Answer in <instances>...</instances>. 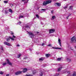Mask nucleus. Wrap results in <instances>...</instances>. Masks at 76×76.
I'll list each match as a JSON object with an SVG mask.
<instances>
[{
	"label": "nucleus",
	"mask_w": 76,
	"mask_h": 76,
	"mask_svg": "<svg viewBox=\"0 0 76 76\" xmlns=\"http://www.w3.org/2000/svg\"><path fill=\"white\" fill-rule=\"evenodd\" d=\"M51 1H44L43 3V5L45 6H46L48 4L51 3Z\"/></svg>",
	"instance_id": "nucleus-1"
},
{
	"label": "nucleus",
	"mask_w": 76,
	"mask_h": 76,
	"mask_svg": "<svg viewBox=\"0 0 76 76\" xmlns=\"http://www.w3.org/2000/svg\"><path fill=\"white\" fill-rule=\"evenodd\" d=\"M9 38H8L7 39V42H9L10 40V39L12 40V41H14L15 40V39H14V38L12 37H9Z\"/></svg>",
	"instance_id": "nucleus-2"
},
{
	"label": "nucleus",
	"mask_w": 76,
	"mask_h": 76,
	"mask_svg": "<svg viewBox=\"0 0 76 76\" xmlns=\"http://www.w3.org/2000/svg\"><path fill=\"white\" fill-rule=\"evenodd\" d=\"M27 32H28V34L29 35V36H31L30 37L31 38H32V37H34L35 36V35H34V34H33L31 32H29L28 31H27Z\"/></svg>",
	"instance_id": "nucleus-3"
},
{
	"label": "nucleus",
	"mask_w": 76,
	"mask_h": 76,
	"mask_svg": "<svg viewBox=\"0 0 76 76\" xmlns=\"http://www.w3.org/2000/svg\"><path fill=\"white\" fill-rule=\"evenodd\" d=\"M22 71H19L16 72L15 73V75H20V74H22Z\"/></svg>",
	"instance_id": "nucleus-4"
},
{
	"label": "nucleus",
	"mask_w": 76,
	"mask_h": 76,
	"mask_svg": "<svg viewBox=\"0 0 76 76\" xmlns=\"http://www.w3.org/2000/svg\"><path fill=\"white\" fill-rule=\"evenodd\" d=\"M54 32H55L54 29H51L49 30V34H51L52 33H53Z\"/></svg>",
	"instance_id": "nucleus-5"
},
{
	"label": "nucleus",
	"mask_w": 76,
	"mask_h": 76,
	"mask_svg": "<svg viewBox=\"0 0 76 76\" xmlns=\"http://www.w3.org/2000/svg\"><path fill=\"white\" fill-rule=\"evenodd\" d=\"M6 60L7 61V64H9V65H10V66H12V63H10V62L9 60V59H7Z\"/></svg>",
	"instance_id": "nucleus-6"
},
{
	"label": "nucleus",
	"mask_w": 76,
	"mask_h": 76,
	"mask_svg": "<svg viewBox=\"0 0 76 76\" xmlns=\"http://www.w3.org/2000/svg\"><path fill=\"white\" fill-rule=\"evenodd\" d=\"M4 44H5V45H8V46H10V45H11L9 43V42H4Z\"/></svg>",
	"instance_id": "nucleus-7"
},
{
	"label": "nucleus",
	"mask_w": 76,
	"mask_h": 76,
	"mask_svg": "<svg viewBox=\"0 0 76 76\" xmlns=\"http://www.w3.org/2000/svg\"><path fill=\"white\" fill-rule=\"evenodd\" d=\"M58 43L59 44L60 46H61V40L60 39H58Z\"/></svg>",
	"instance_id": "nucleus-8"
},
{
	"label": "nucleus",
	"mask_w": 76,
	"mask_h": 76,
	"mask_svg": "<svg viewBox=\"0 0 76 76\" xmlns=\"http://www.w3.org/2000/svg\"><path fill=\"white\" fill-rule=\"evenodd\" d=\"M76 38V37H75L74 36L71 38V41H73Z\"/></svg>",
	"instance_id": "nucleus-9"
},
{
	"label": "nucleus",
	"mask_w": 76,
	"mask_h": 76,
	"mask_svg": "<svg viewBox=\"0 0 76 76\" xmlns=\"http://www.w3.org/2000/svg\"><path fill=\"white\" fill-rule=\"evenodd\" d=\"M27 71V69L26 68H25L23 69V73H25Z\"/></svg>",
	"instance_id": "nucleus-10"
},
{
	"label": "nucleus",
	"mask_w": 76,
	"mask_h": 76,
	"mask_svg": "<svg viewBox=\"0 0 76 76\" xmlns=\"http://www.w3.org/2000/svg\"><path fill=\"white\" fill-rule=\"evenodd\" d=\"M62 68H63V67H59V68L58 69V71L60 72V70H61Z\"/></svg>",
	"instance_id": "nucleus-11"
},
{
	"label": "nucleus",
	"mask_w": 76,
	"mask_h": 76,
	"mask_svg": "<svg viewBox=\"0 0 76 76\" xmlns=\"http://www.w3.org/2000/svg\"><path fill=\"white\" fill-rule=\"evenodd\" d=\"M44 72L43 71H41L40 72V75L39 76H42V75H43V73Z\"/></svg>",
	"instance_id": "nucleus-12"
},
{
	"label": "nucleus",
	"mask_w": 76,
	"mask_h": 76,
	"mask_svg": "<svg viewBox=\"0 0 76 76\" xmlns=\"http://www.w3.org/2000/svg\"><path fill=\"white\" fill-rule=\"evenodd\" d=\"M56 4H57V5L59 7H60V6H61V4L59 3H56Z\"/></svg>",
	"instance_id": "nucleus-13"
},
{
	"label": "nucleus",
	"mask_w": 76,
	"mask_h": 76,
	"mask_svg": "<svg viewBox=\"0 0 76 76\" xmlns=\"http://www.w3.org/2000/svg\"><path fill=\"white\" fill-rule=\"evenodd\" d=\"M56 18V16H53L52 17V18L51 19V20H53L54 19Z\"/></svg>",
	"instance_id": "nucleus-14"
},
{
	"label": "nucleus",
	"mask_w": 76,
	"mask_h": 76,
	"mask_svg": "<svg viewBox=\"0 0 76 76\" xmlns=\"http://www.w3.org/2000/svg\"><path fill=\"white\" fill-rule=\"evenodd\" d=\"M44 60V58H41L39 59V61H43Z\"/></svg>",
	"instance_id": "nucleus-15"
},
{
	"label": "nucleus",
	"mask_w": 76,
	"mask_h": 76,
	"mask_svg": "<svg viewBox=\"0 0 76 76\" xmlns=\"http://www.w3.org/2000/svg\"><path fill=\"white\" fill-rule=\"evenodd\" d=\"M66 59L67 60V61H69V62H70V61L71 59H70L68 58H66Z\"/></svg>",
	"instance_id": "nucleus-16"
},
{
	"label": "nucleus",
	"mask_w": 76,
	"mask_h": 76,
	"mask_svg": "<svg viewBox=\"0 0 76 76\" xmlns=\"http://www.w3.org/2000/svg\"><path fill=\"white\" fill-rule=\"evenodd\" d=\"M50 56V55L48 54H45V56L47 57H49V56Z\"/></svg>",
	"instance_id": "nucleus-17"
},
{
	"label": "nucleus",
	"mask_w": 76,
	"mask_h": 76,
	"mask_svg": "<svg viewBox=\"0 0 76 76\" xmlns=\"http://www.w3.org/2000/svg\"><path fill=\"white\" fill-rule=\"evenodd\" d=\"M22 56V55L21 54H19L17 56V58H20V56Z\"/></svg>",
	"instance_id": "nucleus-18"
},
{
	"label": "nucleus",
	"mask_w": 76,
	"mask_h": 76,
	"mask_svg": "<svg viewBox=\"0 0 76 76\" xmlns=\"http://www.w3.org/2000/svg\"><path fill=\"white\" fill-rule=\"evenodd\" d=\"M61 60V58H58L57 59V61H60Z\"/></svg>",
	"instance_id": "nucleus-19"
},
{
	"label": "nucleus",
	"mask_w": 76,
	"mask_h": 76,
	"mask_svg": "<svg viewBox=\"0 0 76 76\" xmlns=\"http://www.w3.org/2000/svg\"><path fill=\"white\" fill-rule=\"evenodd\" d=\"M24 18V17L23 16V15H20V17H19V19H20V18Z\"/></svg>",
	"instance_id": "nucleus-20"
},
{
	"label": "nucleus",
	"mask_w": 76,
	"mask_h": 76,
	"mask_svg": "<svg viewBox=\"0 0 76 76\" xmlns=\"http://www.w3.org/2000/svg\"><path fill=\"white\" fill-rule=\"evenodd\" d=\"M69 9H70V10H72V9H73V6H71L69 7Z\"/></svg>",
	"instance_id": "nucleus-21"
},
{
	"label": "nucleus",
	"mask_w": 76,
	"mask_h": 76,
	"mask_svg": "<svg viewBox=\"0 0 76 76\" xmlns=\"http://www.w3.org/2000/svg\"><path fill=\"white\" fill-rule=\"evenodd\" d=\"M9 12H11V13H13V11H12V10L11 9H9Z\"/></svg>",
	"instance_id": "nucleus-22"
},
{
	"label": "nucleus",
	"mask_w": 76,
	"mask_h": 76,
	"mask_svg": "<svg viewBox=\"0 0 76 76\" xmlns=\"http://www.w3.org/2000/svg\"><path fill=\"white\" fill-rule=\"evenodd\" d=\"M21 23L22 22H21V21H19L18 22V24H19V25H20V24H21Z\"/></svg>",
	"instance_id": "nucleus-23"
},
{
	"label": "nucleus",
	"mask_w": 76,
	"mask_h": 76,
	"mask_svg": "<svg viewBox=\"0 0 76 76\" xmlns=\"http://www.w3.org/2000/svg\"><path fill=\"white\" fill-rule=\"evenodd\" d=\"M58 49V50H62V49H61L60 48H56V49Z\"/></svg>",
	"instance_id": "nucleus-24"
},
{
	"label": "nucleus",
	"mask_w": 76,
	"mask_h": 76,
	"mask_svg": "<svg viewBox=\"0 0 76 76\" xmlns=\"http://www.w3.org/2000/svg\"><path fill=\"white\" fill-rule=\"evenodd\" d=\"M1 49L2 51H4V50H3V46H1Z\"/></svg>",
	"instance_id": "nucleus-25"
},
{
	"label": "nucleus",
	"mask_w": 76,
	"mask_h": 76,
	"mask_svg": "<svg viewBox=\"0 0 76 76\" xmlns=\"http://www.w3.org/2000/svg\"><path fill=\"white\" fill-rule=\"evenodd\" d=\"M4 2L5 4L7 3H8V1H4Z\"/></svg>",
	"instance_id": "nucleus-26"
},
{
	"label": "nucleus",
	"mask_w": 76,
	"mask_h": 76,
	"mask_svg": "<svg viewBox=\"0 0 76 76\" xmlns=\"http://www.w3.org/2000/svg\"><path fill=\"white\" fill-rule=\"evenodd\" d=\"M72 76H76V73L74 72L73 73Z\"/></svg>",
	"instance_id": "nucleus-27"
},
{
	"label": "nucleus",
	"mask_w": 76,
	"mask_h": 76,
	"mask_svg": "<svg viewBox=\"0 0 76 76\" xmlns=\"http://www.w3.org/2000/svg\"><path fill=\"white\" fill-rule=\"evenodd\" d=\"M7 64H6V63H5L3 64V66H5V65H6Z\"/></svg>",
	"instance_id": "nucleus-28"
},
{
	"label": "nucleus",
	"mask_w": 76,
	"mask_h": 76,
	"mask_svg": "<svg viewBox=\"0 0 76 76\" xmlns=\"http://www.w3.org/2000/svg\"><path fill=\"white\" fill-rule=\"evenodd\" d=\"M48 46L49 47H51V44H49V45H48Z\"/></svg>",
	"instance_id": "nucleus-29"
},
{
	"label": "nucleus",
	"mask_w": 76,
	"mask_h": 76,
	"mask_svg": "<svg viewBox=\"0 0 76 76\" xmlns=\"http://www.w3.org/2000/svg\"><path fill=\"white\" fill-rule=\"evenodd\" d=\"M36 16L37 18H39V15H36Z\"/></svg>",
	"instance_id": "nucleus-30"
},
{
	"label": "nucleus",
	"mask_w": 76,
	"mask_h": 76,
	"mask_svg": "<svg viewBox=\"0 0 76 76\" xmlns=\"http://www.w3.org/2000/svg\"><path fill=\"white\" fill-rule=\"evenodd\" d=\"M36 73V72L35 71H33V74L34 75V74H35Z\"/></svg>",
	"instance_id": "nucleus-31"
},
{
	"label": "nucleus",
	"mask_w": 76,
	"mask_h": 76,
	"mask_svg": "<svg viewBox=\"0 0 76 76\" xmlns=\"http://www.w3.org/2000/svg\"><path fill=\"white\" fill-rule=\"evenodd\" d=\"M0 74L1 75H3V72H0Z\"/></svg>",
	"instance_id": "nucleus-32"
},
{
	"label": "nucleus",
	"mask_w": 76,
	"mask_h": 76,
	"mask_svg": "<svg viewBox=\"0 0 76 76\" xmlns=\"http://www.w3.org/2000/svg\"><path fill=\"white\" fill-rule=\"evenodd\" d=\"M59 76V74H57L55 75V76Z\"/></svg>",
	"instance_id": "nucleus-33"
},
{
	"label": "nucleus",
	"mask_w": 76,
	"mask_h": 76,
	"mask_svg": "<svg viewBox=\"0 0 76 76\" xmlns=\"http://www.w3.org/2000/svg\"><path fill=\"white\" fill-rule=\"evenodd\" d=\"M52 48H53V49H57V48H54V47H52Z\"/></svg>",
	"instance_id": "nucleus-34"
},
{
	"label": "nucleus",
	"mask_w": 76,
	"mask_h": 76,
	"mask_svg": "<svg viewBox=\"0 0 76 76\" xmlns=\"http://www.w3.org/2000/svg\"><path fill=\"white\" fill-rule=\"evenodd\" d=\"M53 12H54V10H52V11H51V13H52V14L53 13Z\"/></svg>",
	"instance_id": "nucleus-35"
},
{
	"label": "nucleus",
	"mask_w": 76,
	"mask_h": 76,
	"mask_svg": "<svg viewBox=\"0 0 76 76\" xmlns=\"http://www.w3.org/2000/svg\"><path fill=\"white\" fill-rule=\"evenodd\" d=\"M14 38H16V36H14V35H13L12 36Z\"/></svg>",
	"instance_id": "nucleus-36"
},
{
	"label": "nucleus",
	"mask_w": 76,
	"mask_h": 76,
	"mask_svg": "<svg viewBox=\"0 0 76 76\" xmlns=\"http://www.w3.org/2000/svg\"><path fill=\"white\" fill-rule=\"evenodd\" d=\"M68 7V6H66V7H64V9H66V8H67V7Z\"/></svg>",
	"instance_id": "nucleus-37"
},
{
	"label": "nucleus",
	"mask_w": 76,
	"mask_h": 76,
	"mask_svg": "<svg viewBox=\"0 0 76 76\" xmlns=\"http://www.w3.org/2000/svg\"><path fill=\"white\" fill-rule=\"evenodd\" d=\"M70 15H68L67 17H66V19H68V18H69V16Z\"/></svg>",
	"instance_id": "nucleus-38"
},
{
	"label": "nucleus",
	"mask_w": 76,
	"mask_h": 76,
	"mask_svg": "<svg viewBox=\"0 0 76 76\" xmlns=\"http://www.w3.org/2000/svg\"><path fill=\"white\" fill-rule=\"evenodd\" d=\"M26 28H28V27H29V26H28V25H26Z\"/></svg>",
	"instance_id": "nucleus-39"
},
{
	"label": "nucleus",
	"mask_w": 76,
	"mask_h": 76,
	"mask_svg": "<svg viewBox=\"0 0 76 76\" xmlns=\"http://www.w3.org/2000/svg\"><path fill=\"white\" fill-rule=\"evenodd\" d=\"M46 9H42V10H43V11H45L46 10Z\"/></svg>",
	"instance_id": "nucleus-40"
},
{
	"label": "nucleus",
	"mask_w": 76,
	"mask_h": 76,
	"mask_svg": "<svg viewBox=\"0 0 76 76\" xmlns=\"http://www.w3.org/2000/svg\"><path fill=\"white\" fill-rule=\"evenodd\" d=\"M11 34H12V35H13L14 34L12 32H11Z\"/></svg>",
	"instance_id": "nucleus-41"
},
{
	"label": "nucleus",
	"mask_w": 76,
	"mask_h": 76,
	"mask_svg": "<svg viewBox=\"0 0 76 76\" xmlns=\"http://www.w3.org/2000/svg\"><path fill=\"white\" fill-rule=\"evenodd\" d=\"M28 0H27V1H25V2H24V3H28Z\"/></svg>",
	"instance_id": "nucleus-42"
},
{
	"label": "nucleus",
	"mask_w": 76,
	"mask_h": 76,
	"mask_svg": "<svg viewBox=\"0 0 76 76\" xmlns=\"http://www.w3.org/2000/svg\"><path fill=\"white\" fill-rule=\"evenodd\" d=\"M45 45V44L44 43H43L42 44V46H43V45Z\"/></svg>",
	"instance_id": "nucleus-43"
},
{
	"label": "nucleus",
	"mask_w": 76,
	"mask_h": 76,
	"mask_svg": "<svg viewBox=\"0 0 76 76\" xmlns=\"http://www.w3.org/2000/svg\"><path fill=\"white\" fill-rule=\"evenodd\" d=\"M17 47H20V45H17Z\"/></svg>",
	"instance_id": "nucleus-44"
},
{
	"label": "nucleus",
	"mask_w": 76,
	"mask_h": 76,
	"mask_svg": "<svg viewBox=\"0 0 76 76\" xmlns=\"http://www.w3.org/2000/svg\"><path fill=\"white\" fill-rule=\"evenodd\" d=\"M29 50L30 51H32V49H29Z\"/></svg>",
	"instance_id": "nucleus-45"
},
{
	"label": "nucleus",
	"mask_w": 76,
	"mask_h": 76,
	"mask_svg": "<svg viewBox=\"0 0 76 76\" xmlns=\"http://www.w3.org/2000/svg\"><path fill=\"white\" fill-rule=\"evenodd\" d=\"M9 76V74H7L6 75V76Z\"/></svg>",
	"instance_id": "nucleus-46"
},
{
	"label": "nucleus",
	"mask_w": 76,
	"mask_h": 76,
	"mask_svg": "<svg viewBox=\"0 0 76 76\" xmlns=\"http://www.w3.org/2000/svg\"><path fill=\"white\" fill-rule=\"evenodd\" d=\"M37 34H39V32L38 31H37Z\"/></svg>",
	"instance_id": "nucleus-47"
},
{
	"label": "nucleus",
	"mask_w": 76,
	"mask_h": 76,
	"mask_svg": "<svg viewBox=\"0 0 76 76\" xmlns=\"http://www.w3.org/2000/svg\"><path fill=\"white\" fill-rule=\"evenodd\" d=\"M26 76H30V75H26Z\"/></svg>",
	"instance_id": "nucleus-48"
},
{
	"label": "nucleus",
	"mask_w": 76,
	"mask_h": 76,
	"mask_svg": "<svg viewBox=\"0 0 76 76\" xmlns=\"http://www.w3.org/2000/svg\"><path fill=\"white\" fill-rule=\"evenodd\" d=\"M27 58V57H25V58H23L24 59H26Z\"/></svg>",
	"instance_id": "nucleus-49"
},
{
	"label": "nucleus",
	"mask_w": 76,
	"mask_h": 76,
	"mask_svg": "<svg viewBox=\"0 0 76 76\" xmlns=\"http://www.w3.org/2000/svg\"><path fill=\"white\" fill-rule=\"evenodd\" d=\"M22 1H25V0H22Z\"/></svg>",
	"instance_id": "nucleus-50"
},
{
	"label": "nucleus",
	"mask_w": 76,
	"mask_h": 76,
	"mask_svg": "<svg viewBox=\"0 0 76 76\" xmlns=\"http://www.w3.org/2000/svg\"><path fill=\"white\" fill-rule=\"evenodd\" d=\"M47 65H43V66H46Z\"/></svg>",
	"instance_id": "nucleus-51"
},
{
	"label": "nucleus",
	"mask_w": 76,
	"mask_h": 76,
	"mask_svg": "<svg viewBox=\"0 0 76 76\" xmlns=\"http://www.w3.org/2000/svg\"><path fill=\"white\" fill-rule=\"evenodd\" d=\"M50 36H51V37H53V35H50Z\"/></svg>",
	"instance_id": "nucleus-52"
},
{
	"label": "nucleus",
	"mask_w": 76,
	"mask_h": 76,
	"mask_svg": "<svg viewBox=\"0 0 76 76\" xmlns=\"http://www.w3.org/2000/svg\"><path fill=\"white\" fill-rule=\"evenodd\" d=\"M38 54V53H36V54Z\"/></svg>",
	"instance_id": "nucleus-53"
},
{
	"label": "nucleus",
	"mask_w": 76,
	"mask_h": 76,
	"mask_svg": "<svg viewBox=\"0 0 76 76\" xmlns=\"http://www.w3.org/2000/svg\"><path fill=\"white\" fill-rule=\"evenodd\" d=\"M11 4V5H12V6H13V4Z\"/></svg>",
	"instance_id": "nucleus-54"
},
{
	"label": "nucleus",
	"mask_w": 76,
	"mask_h": 76,
	"mask_svg": "<svg viewBox=\"0 0 76 76\" xmlns=\"http://www.w3.org/2000/svg\"><path fill=\"white\" fill-rule=\"evenodd\" d=\"M75 48L76 49V46L75 47Z\"/></svg>",
	"instance_id": "nucleus-55"
},
{
	"label": "nucleus",
	"mask_w": 76,
	"mask_h": 76,
	"mask_svg": "<svg viewBox=\"0 0 76 76\" xmlns=\"http://www.w3.org/2000/svg\"><path fill=\"white\" fill-rule=\"evenodd\" d=\"M64 1H66V0H64Z\"/></svg>",
	"instance_id": "nucleus-56"
},
{
	"label": "nucleus",
	"mask_w": 76,
	"mask_h": 76,
	"mask_svg": "<svg viewBox=\"0 0 76 76\" xmlns=\"http://www.w3.org/2000/svg\"><path fill=\"white\" fill-rule=\"evenodd\" d=\"M5 13H7V12H6V11H5Z\"/></svg>",
	"instance_id": "nucleus-57"
},
{
	"label": "nucleus",
	"mask_w": 76,
	"mask_h": 76,
	"mask_svg": "<svg viewBox=\"0 0 76 76\" xmlns=\"http://www.w3.org/2000/svg\"><path fill=\"white\" fill-rule=\"evenodd\" d=\"M0 54H1V53H0Z\"/></svg>",
	"instance_id": "nucleus-58"
},
{
	"label": "nucleus",
	"mask_w": 76,
	"mask_h": 76,
	"mask_svg": "<svg viewBox=\"0 0 76 76\" xmlns=\"http://www.w3.org/2000/svg\"><path fill=\"white\" fill-rule=\"evenodd\" d=\"M0 1H1V0H0Z\"/></svg>",
	"instance_id": "nucleus-59"
}]
</instances>
